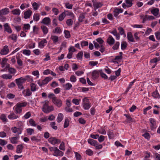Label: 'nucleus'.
I'll return each mask as SVG.
<instances>
[{
	"label": "nucleus",
	"mask_w": 160,
	"mask_h": 160,
	"mask_svg": "<svg viewBox=\"0 0 160 160\" xmlns=\"http://www.w3.org/2000/svg\"><path fill=\"white\" fill-rule=\"evenodd\" d=\"M16 83L18 86V88L20 89H23L22 84L25 83L26 79L22 77H21L15 80Z\"/></svg>",
	"instance_id": "obj_1"
},
{
	"label": "nucleus",
	"mask_w": 160,
	"mask_h": 160,
	"mask_svg": "<svg viewBox=\"0 0 160 160\" xmlns=\"http://www.w3.org/2000/svg\"><path fill=\"white\" fill-rule=\"evenodd\" d=\"M42 111L44 112L48 113L54 110L53 107L52 106H49L47 102H46L43 105L42 108Z\"/></svg>",
	"instance_id": "obj_2"
},
{
	"label": "nucleus",
	"mask_w": 160,
	"mask_h": 160,
	"mask_svg": "<svg viewBox=\"0 0 160 160\" xmlns=\"http://www.w3.org/2000/svg\"><path fill=\"white\" fill-rule=\"evenodd\" d=\"M51 151H53L54 152L53 155L55 156H62L63 153L61 151L59 150V149L56 147H51L50 148Z\"/></svg>",
	"instance_id": "obj_3"
},
{
	"label": "nucleus",
	"mask_w": 160,
	"mask_h": 160,
	"mask_svg": "<svg viewBox=\"0 0 160 160\" xmlns=\"http://www.w3.org/2000/svg\"><path fill=\"white\" fill-rule=\"evenodd\" d=\"M27 103L25 102L18 103L15 107V111L17 113H20L22 111V108L26 106Z\"/></svg>",
	"instance_id": "obj_4"
},
{
	"label": "nucleus",
	"mask_w": 160,
	"mask_h": 160,
	"mask_svg": "<svg viewBox=\"0 0 160 160\" xmlns=\"http://www.w3.org/2000/svg\"><path fill=\"white\" fill-rule=\"evenodd\" d=\"M82 106L85 110H88L91 107L89 100L87 98L83 99Z\"/></svg>",
	"instance_id": "obj_5"
},
{
	"label": "nucleus",
	"mask_w": 160,
	"mask_h": 160,
	"mask_svg": "<svg viewBox=\"0 0 160 160\" xmlns=\"http://www.w3.org/2000/svg\"><path fill=\"white\" fill-rule=\"evenodd\" d=\"M48 141L52 144L53 145L55 144L60 143L61 141L59 139H57L55 137H51L48 139Z\"/></svg>",
	"instance_id": "obj_6"
},
{
	"label": "nucleus",
	"mask_w": 160,
	"mask_h": 160,
	"mask_svg": "<svg viewBox=\"0 0 160 160\" xmlns=\"http://www.w3.org/2000/svg\"><path fill=\"white\" fill-rule=\"evenodd\" d=\"M53 102L57 107H60L62 105V102L61 100L57 99L56 97H52Z\"/></svg>",
	"instance_id": "obj_7"
},
{
	"label": "nucleus",
	"mask_w": 160,
	"mask_h": 160,
	"mask_svg": "<svg viewBox=\"0 0 160 160\" xmlns=\"http://www.w3.org/2000/svg\"><path fill=\"white\" fill-rule=\"evenodd\" d=\"M23 130V128L21 127L17 128L16 127H14L12 128L11 130L14 133H17V134L18 135L21 134L22 133V131Z\"/></svg>",
	"instance_id": "obj_8"
},
{
	"label": "nucleus",
	"mask_w": 160,
	"mask_h": 160,
	"mask_svg": "<svg viewBox=\"0 0 160 160\" xmlns=\"http://www.w3.org/2000/svg\"><path fill=\"white\" fill-rule=\"evenodd\" d=\"M51 22V20L49 17H46L44 18L41 21V23L47 26L49 25Z\"/></svg>",
	"instance_id": "obj_9"
},
{
	"label": "nucleus",
	"mask_w": 160,
	"mask_h": 160,
	"mask_svg": "<svg viewBox=\"0 0 160 160\" xmlns=\"http://www.w3.org/2000/svg\"><path fill=\"white\" fill-rule=\"evenodd\" d=\"M99 70H94L92 72V78L93 80H95L98 78L99 75Z\"/></svg>",
	"instance_id": "obj_10"
},
{
	"label": "nucleus",
	"mask_w": 160,
	"mask_h": 160,
	"mask_svg": "<svg viewBox=\"0 0 160 160\" xmlns=\"http://www.w3.org/2000/svg\"><path fill=\"white\" fill-rule=\"evenodd\" d=\"M149 121L150 123V128L152 130H153L156 127V121L155 119L152 118H150L149 119Z\"/></svg>",
	"instance_id": "obj_11"
},
{
	"label": "nucleus",
	"mask_w": 160,
	"mask_h": 160,
	"mask_svg": "<svg viewBox=\"0 0 160 160\" xmlns=\"http://www.w3.org/2000/svg\"><path fill=\"white\" fill-rule=\"evenodd\" d=\"M92 2L94 7V9L95 11L97 9L100 8L102 5V3L99 2H95L93 0H92Z\"/></svg>",
	"instance_id": "obj_12"
},
{
	"label": "nucleus",
	"mask_w": 160,
	"mask_h": 160,
	"mask_svg": "<svg viewBox=\"0 0 160 160\" xmlns=\"http://www.w3.org/2000/svg\"><path fill=\"white\" fill-rule=\"evenodd\" d=\"M9 52L8 46L6 45L4 46L3 48L0 52V54L2 55H5L7 54Z\"/></svg>",
	"instance_id": "obj_13"
},
{
	"label": "nucleus",
	"mask_w": 160,
	"mask_h": 160,
	"mask_svg": "<svg viewBox=\"0 0 160 160\" xmlns=\"http://www.w3.org/2000/svg\"><path fill=\"white\" fill-rule=\"evenodd\" d=\"M32 14V11L29 10L28 9L24 13V18L25 19L29 18Z\"/></svg>",
	"instance_id": "obj_14"
},
{
	"label": "nucleus",
	"mask_w": 160,
	"mask_h": 160,
	"mask_svg": "<svg viewBox=\"0 0 160 160\" xmlns=\"http://www.w3.org/2000/svg\"><path fill=\"white\" fill-rule=\"evenodd\" d=\"M115 40L112 37L109 35L107 40V42L110 45H112L114 44Z\"/></svg>",
	"instance_id": "obj_15"
},
{
	"label": "nucleus",
	"mask_w": 160,
	"mask_h": 160,
	"mask_svg": "<svg viewBox=\"0 0 160 160\" xmlns=\"http://www.w3.org/2000/svg\"><path fill=\"white\" fill-rule=\"evenodd\" d=\"M111 33L113 34L116 37V39L118 40L120 38V35L119 33H118L116 29H114L110 32Z\"/></svg>",
	"instance_id": "obj_16"
},
{
	"label": "nucleus",
	"mask_w": 160,
	"mask_h": 160,
	"mask_svg": "<svg viewBox=\"0 0 160 160\" xmlns=\"http://www.w3.org/2000/svg\"><path fill=\"white\" fill-rule=\"evenodd\" d=\"M9 12V9L5 8L0 11V16L8 14Z\"/></svg>",
	"instance_id": "obj_17"
},
{
	"label": "nucleus",
	"mask_w": 160,
	"mask_h": 160,
	"mask_svg": "<svg viewBox=\"0 0 160 160\" xmlns=\"http://www.w3.org/2000/svg\"><path fill=\"white\" fill-rule=\"evenodd\" d=\"M123 10L121 9L115 8L114 11V16L117 17L119 13L122 12Z\"/></svg>",
	"instance_id": "obj_18"
},
{
	"label": "nucleus",
	"mask_w": 160,
	"mask_h": 160,
	"mask_svg": "<svg viewBox=\"0 0 160 160\" xmlns=\"http://www.w3.org/2000/svg\"><path fill=\"white\" fill-rule=\"evenodd\" d=\"M47 43V41L45 39H43L39 42V47L41 48H42L45 46L44 44Z\"/></svg>",
	"instance_id": "obj_19"
},
{
	"label": "nucleus",
	"mask_w": 160,
	"mask_h": 160,
	"mask_svg": "<svg viewBox=\"0 0 160 160\" xmlns=\"http://www.w3.org/2000/svg\"><path fill=\"white\" fill-rule=\"evenodd\" d=\"M18 116L14 113H11L8 116V118L11 119H15L18 118Z\"/></svg>",
	"instance_id": "obj_20"
},
{
	"label": "nucleus",
	"mask_w": 160,
	"mask_h": 160,
	"mask_svg": "<svg viewBox=\"0 0 160 160\" xmlns=\"http://www.w3.org/2000/svg\"><path fill=\"white\" fill-rule=\"evenodd\" d=\"M23 146L22 145H19L17 146L16 152L17 153H21L22 152Z\"/></svg>",
	"instance_id": "obj_21"
},
{
	"label": "nucleus",
	"mask_w": 160,
	"mask_h": 160,
	"mask_svg": "<svg viewBox=\"0 0 160 160\" xmlns=\"http://www.w3.org/2000/svg\"><path fill=\"white\" fill-rule=\"evenodd\" d=\"M51 39L53 41V43L55 44L58 41V37L55 35H52L51 37Z\"/></svg>",
	"instance_id": "obj_22"
},
{
	"label": "nucleus",
	"mask_w": 160,
	"mask_h": 160,
	"mask_svg": "<svg viewBox=\"0 0 160 160\" xmlns=\"http://www.w3.org/2000/svg\"><path fill=\"white\" fill-rule=\"evenodd\" d=\"M5 30L9 33L12 32V31L10 27L9 26L8 23H6L4 25Z\"/></svg>",
	"instance_id": "obj_23"
},
{
	"label": "nucleus",
	"mask_w": 160,
	"mask_h": 160,
	"mask_svg": "<svg viewBox=\"0 0 160 160\" xmlns=\"http://www.w3.org/2000/svg\"><path fill=\"white\" fill-rule=\"evenodd\" d=\"M41 28L44 34H46L48 32V28L44 25H42L41 26Z\"/></svg>",
	"instance_id": "obj_24"
},
{
	"label": "nucleus",
	"mask_w": 160,
	"mask_h": 160,
	"mask_svg": "<svg viewBox=\"0 0 160 160\" xmlns=\"http://www.w3.org/2000/svg\"><path fill=\"white\" fill-rule=\"evenodd\" d=\"M127 38L128 40L131 42H134V39L132 33L128 32L127 34Z\"/></svg>",
	"instance_id": "obj_25"
},
{
	"label": "nucleus",
	"mask_w": 160,
	"mask_h": 160,
	"mask_svg": "<svg viewBox=\"0 0 160 160\" xmlns=\"http://www.w3.org/2000/svg\"><path fill=\"white\" fill-rule=\"evenodd\" d=\"M65 13V15L71 16L72 19H73L74 18V15L73 13L68 11H65L64 12Z\"/></svg>",
	"instance_id": "obj_26"
},
{
	"label": "nucleus",
	"mask_w": 160,
	"mask_h": 160,
	"mask_svg": "<svg viewBox=\"0 0 160 160\" xmlns=\"http://www.w3.org/2000/svg\"><path fill=\"white\" fill-rule=\"evenodd\" d=\"M118 30L119 31V32L121 35H123L124 37L126 36V34L125 32L124 29L121 27H119L118 28Z\"/></svg>",
	"instance_id": "obj_27"
},
{
	"label": "nucleus",
	"mask_w": 160,
	"mask_h": 160,
	"mask_svg": "<svg viewBox=\"0 0 160 160\" xmlns=\"http://www.w3.org/2000/svg\"><path fill=\"white\" fill-rule=\"evenodd\" d=\"M18 138V137H12L9 138L12 144L17 143L18 142L17 139Z\"/></svg>",
	"instance_id": "obj_28"
},
{
	"label": "nucleus",
	"mask_w": 160,
	"mask_h": 160,
	"mask_svg": "<svg viewBox=\"0 0 160 160\" xmlns=\"http://www.w3.org/2000/svg\"><path fill=\"white\" fill-rule=\"evenodd\" d=\"M159 11V9L158 8H156L152 10L151 11V12L154 15L157 16L158 14Z\"/></svg>",
	"instance_id": "obj_29"
},
{
	"label": "nucleus",
	"mask_w": 160,
	"mask_h": 160,
	"mask_svg": "<svg viewBox=\"0 0 160 160\" xmlns=\"http://www.w3.org/2000/svg\"><path fill=\"white\" fill-rule=\"evenodd\" d=\"M52 78L51 77H47L44 79L42 81V84L45 85L48 83L50 81Z\"/></svg>",
	"instance_id": "obj_30"
},
{
	"label": "nucleus",
	"mask_w": 160,
	"mask_h": 160,
	"mask_svg": "<svg viewBox=\"0 0 160 160\" xmlns=\"http://www.w3.org/2000/svg\"><path fill=\"white\" fill-rule=\"evenodd\" d=\"M88 142L92 146H95L96 143H98L97 141L92 139H89L88 141Z\"/></svg>",
	"instance_id": "obj_31"
},
{
	"label": "nucleus",
	"mask_w": 160,
	"mask_h": 160,
	"mask_svg": "<svg viewBox=\"0 0 160 160\" xmlns=\"http://www.w3.org/2000/svg\"><path fill=\"white\" fill-rule=\"evenodd\" d=\"M63 115L61 113H59L58 115L57 118V121L58 122H60L63 119Z\"/></svg>",
	"instance_id": "obj_32"
},
{
	"label": "nucleus",
	"mask_w": 160,
	"mask_h": 160,
	"mask_svg": "<svg viewBox=\"0 0 160 160\" xmlns=\"http://www.w3.org/2000/svg\"><path fill=\"white\" fill-rule=\"evenodd\" d=\"M2 78L3 79H7L12 78V76L9 74H5L2 76Z\"/></svg>",
	"instance_id": "obj_33"
},
{
	"label": "nucleus",
	"mask_w": 160,
	"mask_h": 160,
	"mask_svg": "<svg viewBox=\"0 0 160 160\" xmlns=\"http://www.w3.org/2000/svg\"><path fill=\"white\" fill-rule=\"evenodd\" d=\"M65 13L64 12H63L62 14H60L59 16L58 19L59 21H61L65 17Z\"/></svg>",
	"instance_id": "obj_34"
},
{
	"label": "nucleus",
	"mask_w": 160,
	"mask_h": 160,
	"mask_svg": "<svg viewBox=\"0 0 160 160\" xmlns=\"http://www.w3.org/2000/svg\"><path fill=\"white\" fill-rule=\"evenodd\" d=\"M9 38L15 42H16L17 39V35L15 34H12L9 36Z\"/></svg>",
	"instance_id": "obj_35"
},
{
	"label": "nucleus",
	"mask_w": 160,
	"mask_h": 160,
	"mask_svg": "<svg viewBox=\"0 0 160 160\" xmlns=\"http://www.w3.org/2000/svg\"><path fill=\"white\" fill-rule=\"evenodd\" d=\"M64 33L65 34V37L67 38H69L71 35L69 32L67 30H65L64 31Z\"/></svg>",
	"instance_id": "obj_36"
},
{
	"label": "nucleus",
	"mask_w": 160,
	"mask_h": 160,
	"mask_svg": "<svg viewBox=\"0 0 160 160\" xmlns=\"http://www.w3.org/2000/svg\"><path fill=\"white\" fill-rule=\"evenodd\" d=\"M127 44L126 42H122L121 44V48L122 50H124L127 47Z\"/></svg>",
	"instance_id": "obj_37"
},
{
	"label": "nucleus",
	"mask_w": 160,
	"mask_h": 160,
	"mask_svg": "<svg viewBox=\"0 0 160 160\" xmlns=\"http://www.w3.org/2000/svg\"><path fill=\"white\" fill-rule=\"evenodd\" d=\"M27 133L28 135H31L34 133V129L32 128H28L26 129Z\"/></svg>",
	"instance_id": "obj_38"
},
{
	"label": "nucleus",
	"mask_w": 160,
	"mask_h": 160,
	"mask_svg": "<svg viewBox=\"0 0 160 160\" xmlns=\"http://www.w3.org/2000/svg\"><path fill=\"white\" fill-rule=\"evenodd\" d=\"M12 13L14 15H19L20 13V11L19 9H15L12 11Z\"/></svg>",
	"instance_id": "obj_39"
},
{
	"label": "nucleus",
	"mask_w": 160,
	"mask_h": 160,
	"mask_svg": "<svg viewBox=\"0 0 160 160\" xmlns=\"http://www.w3.org/2000/svg\"><path fill=\"white\" fill-rule=\"evenodd\" d=\"M100 73V75L102 78H104L105 79H107L108 78V76L104 73L102 72V70H99Z\"/></svg>",
	"instance_id": "obj_40"
},
{
	"label": "nucleus",
	"mask_w": 160,
	"mask_h": 160,
	"mask_svg": "<svg viewBox=\"0 0 160 160\" xmlns=\"http://www.w3.org/2000/svg\"><path fill=\"white\" fill-rule=\"evenodd\" d=\"M126 116L127 119L126 120V121L128 122H130L132 120V118H131L130 115L127 114H125L124 115Z\"/></svg>",
	"instance_id": "obj_41"
},
{
	"label": "nucleus",
	"mask_w": 160,
	"mask_h": 160,
	"mask_svg": "<svg viewBox=\"0 0 160 160\" xmlns=\"http://www.w3.org/2000/svg\"><path fill=\"white\" fill-rule=\"evenodd\" d=\"M31 90L32 92H34L36 90V85L33 83H32L30 84Z\"/></svg>",
	"instance_id": "obj_42"
},
{
	"label": "nucleus",
	"mask_w": 160,
	"mask_h": 160,
	"mask_svg": "<svg viewBox=\"0 0 160 160\" xmlns=\"http://www.w3.org/2000/svg\"><path fill=\"white\" fill-rule=\"evenodd\" d=\"M72 19H68L66 22L67 25L68 26H70L72 25L73 24V21Z\"/></svg>",
	"instance_id": "obj_43"
},
{
	"label": "nucleus",
	"mask_w": 160,
	"mask_h": 160,
	"mask_svg": "<svg viewBox=\"0 0 160 160\" xmlns=\"http://www.w3.org/2000/svg\"><path fill=\"white\" fill-rule=\"evenodd\" d=\"M29 122L30 125L32 126H36L37 125V124L32 119H30L29 121Z\"/></svg>",
	"instance_id": "obj_44"
},
{
	"label": "nucleus",
	"mask_w": 160,
	"mask_h": 160,
	"mask_svg": "<svg viewBox=\"0 0 160 160\" xmlns=\"http://www.w3.org/2000/svg\"><path fill=\"white\" fill-rule=\"evenodd\" d=\"M7 59L5 58H2L1 62L2 67L3 68L5 67V65L7 63Z\"/></svg>",
	"instance_id": "obj_45"
},
{
	"label": "nucleus",
	"mask_w": 160,
	"mask_h": 160,
	"mask_svg": "<svg viewBox=\"0 0 160 160\" xmlns=\"http://www.w3.org/2000/svg\"><path fill=\"white\" fill-rule=\"evenodd\" d=\"M33 18L34 20L38 21L39 19V14L38 13L34 14Z\"/></svg>",
	"instance_id": "obj_46"
},
{
	"label": "nucleus",
	"mask_w": 160,
	"mask_h": 160,
	"mask_svg": "<svg viewBox=\"0 0 160 160\" xmlns=\"http://www.w3.org/2000/svg\"><path fill=\"white\" fill-rule=\"evenodd\" d=\"M85 18V15L84 13H82L80 14L79 18L78 20L80 22H82Z\"/></svg>",
	"instance_id": "obj_47"
},
{
	"label": "nucleus",
	"mask_w": 160,
	"mask_h": 160,
	"mask_svg": "<svg viewBox=\"0 0 160 160\" xmlns=\"http://www.w3.org/2000/svg\"><path fill=\"white\" fill-rule=\"evenodd\" d=\"M0 119L3 122H6L7 121V119L6 116L4 114H2L0 117Z\"/></svg>",
	"instance_id": "obj_48"
},
{
	"label": "nucleus",
	"mask_w": 160,
	"mask_h": 160,
	"mask_svg": "<svg viewBox=\"0 0 160 160\" xmlns=\"http://www.w3.org/2000/svg\"><path fill=\"white\" fill-rule=\"evenodd\" d=\"M120 43L118 42H116L115 44L113 46L112 48L114 50H117L119 46Z\"/></svg>",
	"instance_id": "obj_49"
},
{
	"label": "nucleus",
	"mask_w": 160,
	"mask_h": 160,
	"mask_svg": "<svg viewBox=\"0 0 160 160\" xmlns=\"http://www.w3.org/2000/svg\"><path fill=\"white\" fill-rule=\"evenodd\" d=\"M69 120L68 118L65 119L64 125V128H66L69 125Z\"/></svg>",
	"instance_id": "obj_50"
},
{
	"label": "nucleus",
	"mask_w": 160,
	"mask_h": 160,
	"mask_svg": "<svg viewBox=\"0 0 160 160\" xmlns=\"http://www.w3.org/2000/svg\"><path fill=\"white\" fill-rule=\"evenodd\" d=\"M83 55V52L82 51L80 52L77 54L76 58L79 59H81Z\"/></svg>",
	"instance_id": "obj_51"
},
{
	"label": "nucleus",
	"mask_w": 160,
	"mask_h": 160,
	"mask_svg": "<svg viewBox=\"0 0 160 160\" xmlns=\"http://www.w3.org/2000/svg\"><path fill=\"white\" fill-rule=\"evenodd\" d=\"M72 87V86L71 84L69 83H67L65 85V88L66 90H69Z\"/></svg>",
	"instance_id": "obj_52"
},
{
	"label": "nucleus",
	"mask_w": 160,
	"mask_h": 160,
	"mask_svg": "<svg viewBox=\"0 0 160 160\" xmlns=\"http://www.w3.org/2000/svg\"><path fill=\"white\" fill-rule=\"evenodd\" d=\"M23 53L25 55L29 56L31 54V51L29 50L25 49L23 50Z\"/></svg>",
	"instance_id": "obj_53"
},
{
	"label": "nucleus",
	"mask_w": 160,
	"mask_h": 160,
	"mask_svg": "<svg viewBox=\"0 0 160 160\" xmlns=\"http://www.w3.org/2000/svg\"><path fill=\"white\" fill-rule=\"evenodd\" d=\"M32 6L33 9L35 10H37L39 8V5L36 2H34L32 4Z\"/></svg>",
	"instance_id": "obj_54"
},
{
	"label": "nucleus",
	"mask_w": 160,
	"mask_h": 160,
	"mask_svg": "<svg viewBox=\"0 0 160 160\" xmlns=\"http://www.w3.org/2000/svg\"><path fill=\"white\" fill-rule=\"evenodd\" d=\"M62 32V30L59 27H57L55 29L54 32L55 33H60Z\"/></svg>",
	"instance_id": "obj_55"
},
{
	"label": "nucleus",
	"mask_w": 160,
	"mask_h": 160,
	"mask_svg": "<svg viewBox=\"0 0 160 160\" xmlns=\"http://www.w3.org/2000/svg\"><path fill=\"white\" fill-rule=\"evenodd\" d=\"M50 125L51 127L54 129L56 130L57 129L58 127L57 126H55L56 123L55 122H52L50 123Z\"/></svg>",
	"instance_id": "obj_56"
},
{
	"label": "nucleus",
	"mask_w": 160,
	"mask_h": 160,
	"mask_svg": "<svg viewBox=\"0 0 160 160\" xmlns=\"http://www.w3.org/2000/svg\"><path fill=\"white\" fill-rule=\"evenodd\" d=\"M75 154L76 159L77 160H80L81 158V155L77 152H75Z\"/></svg>",
	"instance_id": "obj_57"
},
{
	"label": "nucleus",
	"mask_w": 160,
	"mask_h": 160,
	"mask_svg": "<svg viewBox=\"0 0 160 160\" xmlns=\"http://www.w3.org/2000/svg\"><path fill=\"white\" fill-rule=\"evenodd\" d=\"M66 7L69 9H71L72 8L73 5L72 4H70L69 3H66L65 4Z\"/></svg>",
	"instance_id": "obj_58"
},
{
	"label": "nucleus",
	"mask_w": 160,
	"mask_h": 160,
	"mask_svg": "<svg viewBox=\"0 0 160 160\" xmlns=\"http://www.w3.org/2000/svg\"><path fill=\"white\" fill-rule=\"evenodd\" d=\"M125 2L128 5V7H130L132 5V2L130 0H125Z\"/></svg>",
	"instance_id": "obj_59"
},
{
	"label": "nucleus",
	"mask_w": 160,
	"mask_h": 160,
	"mask_svg": "<svg viewBox=\"0 0 160 160\" xmlns=\"http://www.w3.org/2000/svg\"><path fill=\"white\" fill-rule=\"evenodd\" d=\"M142 136H143L144 137V138H146L148 140L150 138V135L149 133H147V132L145 133H144V134H143L142 135Z\"/></svg>",
	"instance_id": "obj_60"
},
{
	"label": "nucleus",
	"mask_w": 160,
	"mask_h": 160,
	"mask_svg": "<svg viewBox=\"0 0 160 160\" xmlns=\"http://www.w3.org/2000/svg\"><path fill=\"white\" fill-rule=\"evenodd\" d=\"M80 101V100H78L77 99L74 98L72 100V102L75 104L78 105L79 104V101Z\"/></svg>",
	"instance_id": "obj_61"
},
{
	"label": "nucleus",
	"mask_w": 160,
	"mask_h": 160,
	"mask_svg": "<svg viewBox=\"0 0 160 160\" xmlns=\"http://www.w3.org/2000/svg\"><path fill=\"white\" fill-rule=\"evenodd\" d=\"M15 97V95L12 93H9L7 95V98L9 99H12L14 98Z\"/></svg>",
	"instance_id": "obj_62"
},
{
	"label": "nucleus",
	"mask_w": 160,
	"mask_h": 160,
	"mask_svg": "<svg viewBox=\"0 0 160 160\" xmlns=\"http://www.w3.org/2000/svg\"><path fill=\"white\" fill-rule=\"evenodd\" d=\"M86 152L87 154L90 156L92 155L93 154V151L90 149L87 150L86 151Z\"/></svg>",
	"instance_id": "obj_63"
},
{
	"label": "nucleus",
	"mask_w": 160,
	"mask_h": 160,
	"mask_svg": "<svg viewBox=\"0 0 160 160\" xmlns=\"http://www.w3.org/2000/svg\"><path fill=\"white\" fill-rule=\"evenodd\" d=\"M96 40L101 45H102V44L104 42L103 40L101 38H98L96 39Z\"/></svg>",
	"instance_id": "obj_64"
}]
</instances>
